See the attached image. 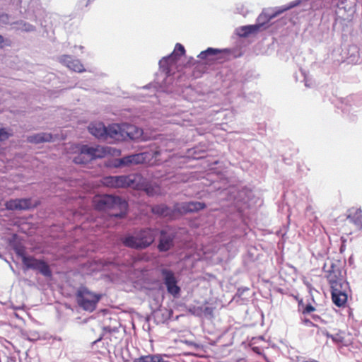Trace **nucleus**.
<instances>
[{
	"mask_svg": "<svg viewBox=\"0 0 362 362\" xmlns=\"http://www.w3.org/2000/svg\"><path fill=\"white\" fill-rule=\"evenodd\" d=\"M93 204L98 211H116L110 214L111 216L124 217L128 209L127 202L118 196L98 194L93 197Z\"/></svg>",
	"mask_w": 362,
	"mask_h": 362,
	"instance_id": "1",
	"label": "nucleus"
},
{
	"mask_svg": "<svg viewBox=\"0 0 362 362\" xmlns=\"http://www.w3.org/2000/svg\"><path fill=\"white\" fill-rule=\"evenodd\" d=\"M156 230L146 228L139 230L134 235H129L121 239L123 245L136 250H143L149 247L155 240Z\"/></svg>",
	"mask_w": 362,
	"mask_h": 362,
	"instance_id": "2",
	"label": "nucleus"
},
{
	"mask_svg": "<svg viewBox=\"0 0 362 362\" xmlns=\"http://www.w3.org/2000/svg\"><path fill=\"white\" fill-rule=\"evenodd\" d=\"M78 155L74 158V162L76 164H86L93 160L104 158L110 153L107 147L101 146H89L82 145L76 146Z\"/></svg>",
	"mask_w": 362,
	"mask_h": 362,
	"instance_id": "3",
	"label": "nucleus"
},
{
	"mask_svg": "<svg viewBox=\"0 0 362 362\" xmlns=\"http://www.w3.org/2000/svg\"><path fill=\"white\" fill-rule=\"evenodd\" d=\"M141 176L138 174L129 175L107 176L102 180L103 185L111 188H136L141 180Z\"/></svg>",
	"mask_w": 362,
	"mask_h": 362,
	"instance_id": "4",
	"label": "nucleus"
},
{
	"mask_svg": "<svg viewBox=\"0 0 362 362\" xmlns=\"http://www.w3.org/2000/svg\"><path fill=\"white\" fill-rule=\"evenodd\" d=\"M16 253L21 258L22 262L27 269H31L37 270L41 274L46 277L52 276L50 267L44 260L37 259L33 256H27L23 247L16 248Z\"/></svg>",
	"mask_w": 362,
	"mask_h": 362,
	"instance_id": "5",
	"label": "nucleus"
},
{
	"mask_svg": "<svg viewBox=\"0 0 362 362\" xmlns=\"http://www.w3.org/2000/svg\"><path fill=\"white\" fill-rule=\"evenodd\" d=\"M160 154L159 151L143 152L124 156L115 160V166H126L131 164L150 163L153 158H157Z\"/></svg>",
	"mask_w": 362,
	"mask_h": 362,
	"instance_id": "6",
	"label": "nucleus"
},
{
	"mask_svg": "<svg viewBox=\"0 0 362 362\" xmlns=\"http://www.w3.org/2000/svg\"><path fill=\"white\" fill-rule=\"evenodd\" d=\"M100 298V296L93 293L86 287L80 288L76 293L78 305L86 311H93Z\"/></svg>",
	"mask_w": 362,
	"mask_h": 362,
	"instance_id": "7",
	"label": "nucleus"
},
{
	"mask_svg": "<svg viewBox=\"0 0 362 362\" xmlns=\"http://www.w3.org/2000/svg\"><path fill=\"white\" fill-rule=\"evenodd\" d=\"M324 271L326 273V278L331 287L343 284L342 272L339 264L333 261L325 263Z\"/></svg>",
	"mask_w": 362,
	"mask_h": 362,
	"instance_id": "8",
	"label": "nucleus"
},
{
	"mask_svg": "<svg viewBox=\"0 0 362 362\" xmlns=\"http://www.w3.org/2000/svg\"><path fill=\"white\" fill-rule=\"evenodd\" d=\"M206 204L199 202H189L175 204V211L180 215L197 212L206 208Z\"/></svg>",
	"mask_w": 362,
	"mask_h": 362,
	"instance_id": "9",
	"label": "nucleus"
},
{
	"mask_svg": "<svg viewBox=\"0 0 362 362\" xmlns=\"http://www.w3.org/2000/svg\"><path fill=\"white\" fill-rule=\"evenodd\" d=\"M161 274L168 292L174 296L178 295L180 292V288L177 285V280L174 273L171 270L163 269L161 271Z\"/></svg>",
	"mask_w": 362,
	"mask_h": 362,
	"instance_id": "10",
	"label": "nucleus"
},
{
	"mask_svg": "<svg viewBox=\"0 0 362 362\" xmlns=\"http://www.w3.org/2000/svg\"><path fill=\"white\" fill-rule=\"evenodd\" d=\"M178 60L177 54H170L159 62L160 68L166 75L170 76L175 73Z\"/></svg>",
	"mask_w": 362,
	"mask_h": 362,
	"instance_id": "11",
	"label": "nucleus"
},
{
	"mask_svg": "<svg viewBox=\"0 0 362 362\" xmlns=\"http://www.w3.org/2000/svg\"><path fill=\"white\" fill-rule=\"evenodd\" d=\"M33 206L29 198L10 199L5 203V207L8 210H27Z\"/></svg>",
	"mask_w": 362,
	"mask_h": 362,
	"instance_id": "12",
	"label": "nucleus"
},
{
	"mask_svg": "<svg viewBox=\"0 0 362 362\" xmlns=\"http://www.w3.org/2000/svg\"><path fill=\"white\" fill-rule=\"evenodd\" d=\"M60 62L70 70L75 72L82 73L86 71L83 64L79 59H74L69 55H63L61 57Z\"/></svg>",
	"mask_w": 362,
	"mask_h": 362,
	"instance_id": "13",
	"label": "nucleus"
},
{
	"mask_svg": "<svg viewBox=\"0 0 362 362\" xmlns=\"http://www.w3.org/2000/svg\"><path fill=\"white\" fill-rule=\"evenodd\" d=\"M342 286L343 284L331 287L332 301L338 307L344 306L347 301V294L342 291Z\"/></svg>",
	"mask_w": 362,
	"mask_h": 362,
	"instance_id": "14",
	"label": "nucleus"
},
{
	"mask_svg": "<svg viewBox=\"0 0 362 362\" xmlns=\"http://www.w3.org/2000/svg\"><path fill=\"white\" fill-rule=\"evenodd\" d=\"M124 140L129 139L132 140L137 139L142 135L143 131L141 129L131 124H122Z\"/></svg>",
	"mask_w": 362,
	"mask_h": 362,
	"instance_id": "15",
	"label": "nucleus"
},
{
	"mask_svg": "<svg viewBox=\"0 0 362 362\" xmlns=\"http://www.w3.org/2000/svg\"><path fill=\"white\" fill-rule=\"evenodd\" d=\"M89 132L99 139H107V127L102 122H92L88 126Z\"/></svg>",
	"mask_w": 362,
	"mask_h": 362,
	"instance_id": "16",
	"label": "nucleus"
},
{
	"mask_svg": "<svg viewBox=\"0 0 362 362\" xmlns=\"http://www.w3.org/2000/svg\"><path fill=\"white\" fill-rule=\"evenodd\" d=\"M347 219L354 223L358 230L362 229V210L361 208H350L347 211Z\"/></svg>",
	"mask_w": 362,
	"mask_h": 362,
	"instance_id": "17",
	"label": "nucleus"
},
{
	"mask_svg": "<svg viewBox=\"0 0 362 362\" xmlns=\"http://www.w3.org/2000/svg\"><path fill=\"white\" fill-rule=\"evenodd\" d=\"M122 124H113L107 127V139H112L115 141L124 140Z\"/></svg>",
	"mask_w": 362,
	"mask_h": 362,
	"instance_id": "18",
	"label": "nucleus"
},
{
	"mask_svg": "<svg viewBox=\"0 0 362 362\" xmlns=\"http://www.w3.org/2000/svg\"><path fill=\"white\" fill-rule=\"evenodd\" d=\"M174 236L168 234L165 230L160 231V238L158 245L160 252L168 251L173 246Z\"/></svg>",
	"mask_w": 362,
	"mask_h": 362,
	"instance_id": "19",
	"label": "nucleus"
},
{
	"mask_svg": "<svg viewBox=\"0 0 362 362\" xmlns=\"http://www.w3.org/2000/svg\"><path fill=\"white\" fill-rule=\"evenodd\" d=\"M151 211L155 214L163 217H168L170 219L174 218L175 214L177 213L176 211H175V206H173V209H171L165 204L156 205L152 207Z\"/></svg>",
	"mask_w": 362,
	"mask_h": 362,
	"instance_id": "20",
	"label": "nucleus"
},
{
	"mask_svg": "<svg viewBox=\"0 0 362 362\" xmlns=\"http://www.w3.org/2000/svg\"><path fill=\"white\" fill-rule=\"evenodd\" d=\"M317 311L316 306L311 303H307L305 304V307L302 309L301 315H309L314 322H323L324 320L322 319L321 316L316 313Z\"/></svg>",
	"mask_w": 362,
	"mask_h": 362,
	"instance_id": "21",
	"label": "nucleus"
},
{
	"mask_svg": "<svg viewBox=\"0 0 362 362\" xmlns=\"http://www.w3.org/2000/svg\"><path fill=\"white\" fill-rule=\"evenodd\" d=\"M224 53H229V51L227 49H214V48H208L207 49L202 51L199 53L198 55V57L201 59H206L210 56H214L216 57V59H221V57L219 56Z\"/></svg>",
	"mask_w": 362,
	"mask_h": 362,
	"instance_id": "22",
	"label": "nucleus"
},
{
	"mask_svg": "<svg viewBox=\"0 0 362 362\" xmlns=\"http://www.w3.org/2000/svg\"><path fill=\"white\" fill-rule=\"evenodd\" d=\"M52 136L49 133H40L28 138V141L30 143L40 144L42 142H48L52 141Z\"/></svg>",
	"mask_w": 362,
	"mask_h": 362,
	"instance_id": "23",
	"label": "nucleus"
},
{
	"mask_svg": "<svg viewBox=\"0 0 362 362\" xmlns=\"http://www.w3.org/2000/svg\"><path fill=\"white\" fill-rule=\"evenodd\" d=\"M133 362H165L160 354H148L135 358Z\"/></svg>",
	"mask_w": 362,
	"mask_h": 362,
	"instance_id": "24",
	"label": "nucleus"
},
{
	"mask_svg": "<svg viewBox=\"0 0 362 362\" xmlns=\"http://www.w3.org/2000/svg\"><path fill=\"white\" fill-rule=\"evenodd\" d=\"M327 337H330L333 341L345 345L346 344V341L345 340V333L344 332H339L334 335L329 334V333L326 334Z\"/></svg>",
	"mask_w": 362,
	"mask_h": 362,
	"instance_id": "25",
	"label": "nucleus"
},
{
	"mask_svg": "<svg viewBox=\"0 0 362 362\" xmlns=\"http://www.w3.org/2000/svg\"><path fill=\"white\" fill-rule=\"evenodd\" d=\"M300 1H293V2H291L289 4L288 6H285L284 8H282L281 9L277 11L276 12H275V13H274L272 16H270V18L268 19V21H269L270 19L277 16L278 15L282 13L284 11H286L296 6H298L299 4Z\"/></svg>",
	"mask_w": 362,
	"mask_h": 362,
	"instance_id": "26",
	"label": "nucleus"
},
{
	"mask_svg": "<svg viewBox=\"0 0 362 362\" xmlns=\"http://www.w3.org/2000/svg\"><path fill=\"white\" fill-rule=\"evenodd\" d=\"M300 321L303 325L308 327H316L315 322H314L309 315H302Z\"/></svg>",
	"mask_w": 362,
	"mask_h": 362,
	"instance_id": "27",
	"label": "nucleus"
},
{
	"mask_svg": "<svg viewBox=\"0 0 362 362\" xmlns=\"http://www.w3.org/2000/svg\"><path fill=\"white\" fill-rule=\"evenodd\" d=\"M172 54H177L178 59H180V57L185 54V49L184 46L180 43H177L175 47V49Z\"/></svg>",
	"mask_w": 362,
	"mask_h": 362,
	"instance_id": "28",
	"label": "nucleus"
},
{
	"mask_svg": "<svg viewBox=\"0 0 362 362\" xmlns=\"http://www.w3.org/2000/svg\"><path fill=\"white\" fill-rule=\"evenodd\" d=\"M12 135L5 128L0 129V141H3L8 139Z\"/></svg>",
	"mask_w": 362,
	"mask_h": 362,
	"instance_id": "29",
	"label": "nucleus"
},
{
	"mask_svg": "<svg viewBox=\"0 0 362 362\" xmlns=\"http://www.w3.org/2000/svg\"><path fill=\"white\" fill-rule=\"evenodd\" d=\"M255 25H248L243 27L242 30L243 31V35H246L254 32L255 30Z\"/></svg>",
	"mask_w": 362,
	"mask_h": 362,
	"instance_id": "30",
	"label": "nucleus"
},
{
	"mask_svg": "<svg viewBox=\"0 0 362 362\" xmlns=\"http://www.w3.org/2000/svg\"><path fill=\"white\" fill-rule=\"evenodd\" d=\"M11 42L8 40H4V37L0 35V48H3L4 46H11Z\"/></svg>",
	"mask_w": 362,
	"mask_h": 362,
	"instance_id": "31",
	"label": "nucleus"
},
{
	"mask_svg": "<svg viewBox=\"0 0 362 362\" xmlns=\"http://www.w3.org/2000/svg\"><path fill=\"white\" fill-rule=\"evenodd\" d=\"M305 304L303 303V299H298V311L301 313L302 309H303V307H305Z\"/></svg>",
	"mask_w": 362,
	"mask_h": 362,
	"instance_id": "32",
	"label": "nucleus"
},
{
	"mask_svg": "<svg viewBox=\"0 0 362 362\" xmlns=\"http://www.w3.org/2000/svg\"><path fill=\"white\" fill-rule=\"evenodd\" d=\"M205 312L206 313H211L212 312V309L211 308L206 307L205 308Z\"/></svg>",
	"mask_w": 362,
	"mask_h": 362,
	"instance_id": "33",
	"label": "nucleus"
},
{
	"mask_svg": "<svg viewBox=\"0 0 362 362\" xmlns=\"http://www.w3.org/2000/svg\"><path fill=\"white\" fill-rule=\"evenodd\" d=\"M252 350H253L255 352H256V353H257V354H259V348H258V347H257V346L253 347V348H252Z\"/></svg>",
	"mask_w": 362,
	"mask_h": 362,
	"instance_id": "34",
	"label": "nucleus"
},
{
	"mask_svg": "<svg viewBox=\"0 0 362 362\" xmlns=\"http://www.w3.org/2000/svg\"><path fill=\"white\" fill-rule=\"evenodd\" d=\"M34 30V27L33 25H30V28L28 29H27L28 31H30V30Z\"/></svg>",
	"mask_w": 362,
	"mask_h": 362,
	"instance_id": "35",
	"label": "nucleus"
}]
</instances>
